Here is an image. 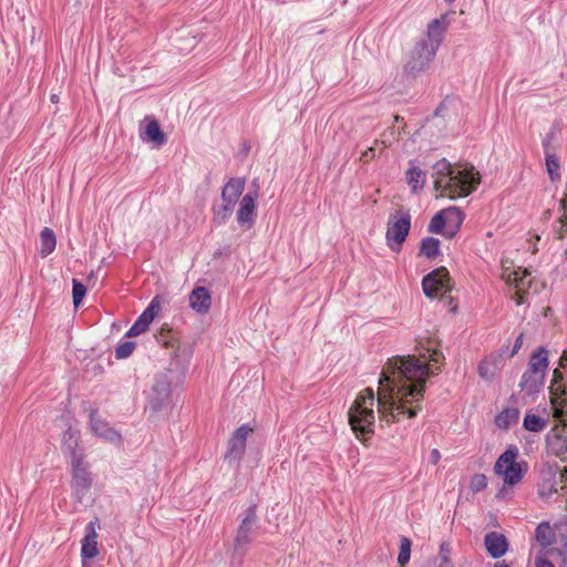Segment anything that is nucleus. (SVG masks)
Listing matches in <instances>:
<instances>
[{
	"instance_id": "nucleus-1",
	"label": "nucleus",
	"mask_w": 567,
	"mask_h": 567,
	"mask_svg": "<svg viewBox=\"0 0 567 567\" xmlns=\"http://www.w3.org/2000/svg\"><path fill=\"white\" fill-rule=\"evenodd\" d=\"M443 359L440 351L430 349L424 360L415 355L389 359L386 371L382 372L379 380L378 398L371 388H365L349 409V424L357 437L373 434L375 402L381 423L390 424L399 420V415L414 417L423 400L426 379L436 373L431 370L429 362L439 363Z\"/></svg>"
},
{
	"instance_id": "nucleus-2",
	"label": "nucleus",
	"mask_w": 567,
	"mask_h": 567,
	"mask_svg": "<svg viewBox=\"0 0 567 567\" xmlns=\"http://www.w3.org/2000/svg\"><path fill=\"white\" fill-rule=\"evenodd\" d=\"M432 169L435 190L453 200L467 197L481 183V175L472 165L453 166L446 158H441Z\"/></svg>"
},
{
	"instance_id": "nucleus-3",
	"label": "nucleus",
	"mask_w": 567,
	"mask_h": 567,
	"mask_svg": "<svg viewBox=\"0 0 567 567\" xmlns=\"http://www.w3.org/2000/svg\"><path fill=\"white\" fill-rule=\"evenodd\" d=\"M518 455V447L509 445L495 462L494 473L501 476L506 485H516L528 471L526 461L517 462Z\"/></svg>"
},
{
	"instance_id": "nucleus-4",
	"label": "nucleus",
	"mask_w": 567,
	"mask_h": 567,
	"mask_svg": "<svg viewBox=\"0 0 567 567\" xmlns=\"http://www.w3.org/2000/svg\"><path fill=\"white\" fill-rule=\"evenodd\" d=\"M411 229V214L409 209L400 208L392 214L388 221L385 240L392 251H400L402 244Z\"/></svg>"
},
{
	"instance_id": "nucleus-5",
	"label": "nucleus",
	"mask_w": 567,
	"mask_h": 567,
	"mask_svg": "<svg viewBox=\"0 0 567 567\" xmlns=\"http://www.w3.org/2000/svg\"><path fill=\"white\" fill-rule=\"evenodd\" d=\"M558 485L564 495H567V467L560 470L558 465H548L540 472L538 495L543 499L550 498L558 493Z\"/></svg>"
},
{
	"instance_id": "nucleus-6",
	"label": "nucleus",
	"mask_w": 567,
	"mask_h": 567,
	"mask_svg": "<svg viewBox=\"0 0 567 567\" xmlns=\"http://www.w3.org/2000/svg\"><path fill=\"white\" fill-rule=\"evenodd\" d=\"M436 52L434 48H431V45L425 42L417 41L409 60L404 64V73L409 76L416 78L430 66Z\"/></svg>"
},
{
	"instance_id": "nucleus-7",
	"label": "nucleus",
	"mask_w": 567,
	"mask_h": 567,
	"mask_svg": "<svg viewBox=\"0 0 567 567\" xmlns=\"http://www.w3.org/2000/svg\"><path fill=\"white\" fill-rule=\"evenodd\" d=\"M171 380L167 374H157L147 395V409L152 413L162 411L171 398Z\"/></svg>"
},
{
	"instance_id": "nucleus-8",
	"label": "nucleus",
	"mask_w": 567,
	"mask_h": 567,
	"mask_svg": "<svg viewBox=\"0 0 567 567\" xmlns=\"http://www.w3.org/2000/svg\"><path fill=\"white\" fill-rule=\"evenodd\" d=\"M70 465L72 474V495L78 502H82L92 487V475L84 460L75 458V462L70 463Z\"/></svg>"
},
{
	"instance_id": "nucleus-9",
	"label": "nucleus",
	"mask_w": 567,
	"mask_h": 567,
	"mask_svg": "<svg viewBox=\"0 0 567 567\" xmlns=\"http://www.w3.org/2000/svg\"><path fill=\"white\" fill-rule=\"evenodd\" d=\"M257 509V504L252 503L243 513L234 540L236 551L250 544L251 534L258 527Z\"/></svg>"
},
{
	"instance_id": "nucleus-10",
	"label": "nucleus",
	"mask_w": 567,
	"mask_h": 567,
	"mask_svg": "<svg viewBox=\"0 0 567 567\" xmlns=\"http://www.w3.org/2000/svg\"><path fill=\"white\" fill-rule=\"evenodd\" d=\"M252 431L254 429L248 423H245L235 430L229 439L225 460H228L229 462L234 461L237 464L241 461L246 451L247 437Z\"/></svg>"
},
{
	"instance_id": "nucleus-11",
	"label": "nucleus",
	"mask_w": 567,
	"mask_h": 567,
	"mask_svg": "<svg viewBox=\"0 0 567 567\" xmlns=\"http://www.w3.org/2000/svg\"><path fill=\"white\" fill-rule=\"evenodd\" d=\"M140 137L143 142H150L157 148L167 143V136L161 128L158 121L151 115H146L141 121Z\"/></svg>"
},
{
	"instance_id": "nucleus-12",
	"label": "nucleus",
	"mask_w": 567,
	"mask_h": 567,
	"mask_svg": "<svg viewBox=\"0 0 567 567\" xmlns=\"http://www.w3.org/2000/svg\"><path fill=\"white\" fill-rule=\"evenodd\" d=\"M258 198V189L249 190L245 194L239 202V209L237 210V221L240 226L249 229L254 224L257 216L256 200Z\"/></svg>"
},
{
	"instance_id": "nucleus-13",
	"label": "nucleus",
	"mask_w": 567,
	"mask_h": 567,
	"mask_svg": "<svg viewBox=\"0 0 567 567\" xmlns=\"http://www.w3.org/2000/svg\"><path fill=\"white\" fill-rule=\"evenodd\" d=\"M449 282L450 274L447 269L445 267H439L423 277V293L429 298H433L436 289L449 290Z\"/></svg>"
},
{
	"instance_id": "nucleus-14",
	"label": "nucleus",
	"mask_w": 567,
	"mask_h": 567,
	"mask_svg": "<svg viewBox=\"0 0 567 567\" xmlns=\"http://www.w3.org/2000/svg\"><path fill=\"white\" fill-rule=\"evenodd\" d=\"M450 25V14L444 13L440 18L432 20L427 25L426 37L419 40L420 42H425L426 44L434 48L435 51L439 50L442 41L444 39V34Z\"/></svg>"
},
{
	"instance_id": "nucleus-15",
	"label": "nucleus",
	"mask_w": 567,
	"mask_h": 567,
	"mask_svg": "<svg viewBox=\"0 0 567 567\" xmlns=\"http://www.w3.org/2000/svg\"><path fill=\"white\" fill-rule=\"evenodd\" d=\"M159 310V303L157 298H154L147 308L138 316L135 322L131 326V328L126 332V337H136L141 333L145 332L152 321L155 319Z\"/></svg>"
},
{
	"instance_id": "nucleus-16",
	"label": "nucleus",
	"mask_w": 567,
	"mask_h": 567,
	"mask_svg": "<svg viewBox=\"0 0 567 567\" xmlns=\"http://www.w3.org/2000/svg\"><path fill=\"white\" fill-rule=\"evenodd\" d=\"M79 432L72 427H68L62 433L61 450L63 454L69 458L70 463L75 462V458H85L83 451L79 447Z\"/></svg>"
},
{
	"instance_id": "nucleus-17",
	"label": "nucleus",
	"mask_w": 567,
	"mask_h": 567,
	"mask_svg": "<svg viewBox=\"0 0 567 567\" xmlns=\"http://www.w3.org/2000/svg\"><path fill=\"white\" fill-rule=\"evenodd\" d=\"M96 526H99L97 517L85 526V536L81 540V557L83 560L92 559L99 554Z\"/></svg>"
},
{
	"instance_id": "nucleus-18",
	"label": "nucleus",
	"mask_w": 567,
	"mask_h": 567,
	"mask_svg": "<svg viewBox=\"0 0 567 567\" xmlns=\"http://www.w3.org/2000/svg\"><path fill=\"white\" fill-rule=\"evenodd\" d=\"M89 419L91 430L97 436L103 437L110 442H116L121 440V434L111 427L106 421L100 417L97 409L91 410Z\"/></svg>"
},
{
	"instance_id": "nucleus-19",
	"label": "nucleus",
	"mask_w": 567,
	"mask_h": 567,
	"mask_svg": "<svg viewBox=\"0 0 567 567\" xmlns=\"http://www.w3.org/2000/svg\"><path fill=\"white\" fill-rule=\"evenodd\" d=\"M503 367L502 354H489L478 364L477 371L481 379L491 383L495 380Z\"/></svg>"
},
{
	"instance_id": "nucleus-20",
	"label": "nucleus",
	"mask_w": 567,
	"mask_h": 567,
	"mask_svg": "<svg viewBox=\"0 0 567 567\" xmlns=\"http://www.w3.org/2000/svg\"><path fill=\"white\" fill-rule=\"evenodd\" d=\"M484 544L488 555L494 559L503 557L508 550L507 538L497 532L487 533L484 537Z\"/></svg>"
},
{
	"instance_id": "nucleus-21",
	"label": "nucleus",
	"mask_w": 567,
	"mask_h": 567,
	"mask_svg": "<svg viewBox=\"0 0 567 567\" xmlns=\"http://www.w3.org/2000/svg\"><path fill=\"white\" fill-rule=\"evenodd\" d=\"M190 308L199 315H205L212 306V295L206 287H196L189 295Z\"/></svg>"
},
{
	"instance_id": "nucleus-22",
	"label": "nucleus",
	"mask_w": 567,
	"mask_h": 567,
	"mask_svg": "<svg viewBox=\"0 0 567 567\" xmlns=\"http://www.w3.org/2000/svg\"><path fill=\"white\" fill-rule=\"evenodd\" d=\"M545 377L525 370L519 381V388L528 396L538 394L544 386Z\"/></svg>"
},
{
	"instance_id": "nucleus-23",
	"label": "nucleus",
	"mask_w": 567,
	"mask_h": 567,
	"mask_svg": "<svg viewBox=\"0 0 567 567\" xmlns=\"http://www.w3.org/2000/svg\"><path fill=\"white\" fill-rule=\"evenodd\" d=\"M405 181L413 194H419L425 186L426 173L415 165L413 161L410 162V167L405 172Z\"/></svg>"
},
{
	"instance_id": "nucleus-24",
	"label": "nucleus",
	"mask_w": 567,
	"mask_h": 567,
	"mask_svg": "<svg viewBox=\"0 0 567 567\" xmlns=\"http://www.w3.org/2000/svg\"><path fill=\"white\" fill-rule=\"evenodd\" d=\"M548 363V352L544 347H540L532 354L526 371L546 375Z\"/></svg>"
},
{
	"instance_id": "nucleus-25",
	"label": "nucleus",
	"mask_w": 567,
	"mask_h": 567,
	"mask_svg": "<svg viewBox=\"0 0 567 567\" xmlns=\"http://www.w3.org/2000/svg\"><path fill=\"white\" fill-rule=\"evenodd\" d=\"M536 540L543 547H549L557 543V529H553L547 522H542L535 529Z\"/></svg>"
},
{
	"instance_id": "nucleus-26",
	"label": "nucleus",
	"mask_w": 567,
	"mask_h": 567,
	"mask_svg": "<svg viewBox=\"0 0 567 567\" xmlns=\"http://www.w3.org/2000/svg\"><path fill=\"white\" fill-rule=\"evenodd\" d=\"M55 247H56V237H55L54 231L49 227H44L40 233L39 255L42 258H45L54 251Z\"/></svg>"
},
{
	"instance_id": "nucleus-27",
	"label": "nucleus",
	"mask_w": 567,
	"mask_h": 567,
	"mask_svg": "<svg viewBox=\"0 0 567 567\" xmlns=\"http://www.w3.org/2000/svg\"><path fill=\"white\" fill-rule=\"evenodd\" d=\"M561 133V124L559 121H555L543 138L542 145L544 148V153H555L557 148V141Z\"/></svg>"
},
{
	"instance_id": "nucleus-28",
	"label": "nucleus",
	"mask_w": 567,
	"mask_h": 567,
	"mask_svg": "<svg viewBox=\"0 0 567 567\" xmlns=\"http://www.w3.org/2000/svg\"><path fill=\"white\" fill-rule=\"evenodd\" d=\"M519 411L516 408H506L495 416V425L502 430H508L512 424L518 422Z\"/></svg>"
},
{
	"instance_id": "nucleus-29",
	"label": "nucleus",
	"mask_w": 567,
	"mask_h": 567,
	"mask_svg": "<svg viewBox=\"0 0 567 567\" xmlns=\"http://www.w3.org/2000/svg\"><path fill=\"white\" fill-rule=\"evenodd\" d=\"M441 241L435 237H425L420 243V255L434 259L440 255Z\"/></svg>"
},
{
	"instance_id": "nucleus-30",
	"label": "nucleus",
	"mask_w": 567,
	"mask_h": 567,
	"mask_svg": "<svg viewBox=\"0 0 567 567\" xmlns=\"http://www.w3.org/2000/svg\"><path fill=\"white\" fill-rule=\"evenodd\" d=\"M235 206L220 203L219 205H214L212 208L213 212V223L216 226L225 225L228 219L231 217L234 213Z\"/></svg>"
},
{
	"instance_id": "nucleus-31",
	"label": "nucleus",
	"mask_w": 567,
	"mask_h": 567,
	"mask_svg": "<svg viewBox=\"0 0 567 567\" xmlns=\"http://www.w3.org/2000/svg\"><path fill=\"white\" fill-rule=\"evenodd\" d=\"M447 215L455 217V227L449 226L446 230H443L442 235L447 239H452L461 229V226L465 219V214L461 208L452 206L447 208Z\"/></svg>"
},
{
	"instance_id": "nucleus-32",
	"label": "nucleus",
	"mask_w": 567,
	"mask_h": 567,
	"mask_svg": "<svg viewBox=\"0 0 567 567\" xmlns=\"http://www.w3.org/2000/svg\"><path fill=\"white\" fill-rule=\"evenodd\" d=\"M547 424H548L547 419L540 417L539 415H536L532 412L526 413L524 421H523L524 429H526L529 432H535V433H538V432H542L543 430H545Z\"/></svg>"
},
{
	"instance_id": "nucleus-33",
	"label": "nucleus",
	"mask_w": 567,
	"mask_h": 567,
	"mask_svg": "<svg viewBox=\"0 0 567 567\" xmlns=\"http://www.w3.org/2000/svg\"><path fill=\"white\" fill-rule=\"evenodd\" d=\"M245 185L246 179L244 177H231L223 186V189H225L231 198L238 202L239 197L244 193Z\"/></svg>"
},
{
	"instance_id": "nucleus-34",
	"label": "nucleus",
	"mask_w": 567,
	"mask_h": 567,
	"mask_svg": "<svg viewBox=\"0 0 567 567\" xmlns=\"http://www.w3.org/2000/svg\"><path fill=\"white\" fill-rule=\"evenodd\" d=\"M545 162L549 178L555 182L560 178V165L555 153H545Z\"/></svg>"
},
{
	"instance_id": "nucleus-35",
	"label": "nucleus",
	"mask_w": 567,
	"mask_h": 567,
	"mask_svg": "<svg viewBox=\"0 0 567 567\" xmlns=\"http://www.w3.org/2000/svg\"><path fill=\"white\" fill-rule=\"evenodd\" d=\"M447 215V209L437 212L431 219L427 230L432 234H442L447 224V219L445 217Z\"/></svg>"
},
{
	"instance_id": "nucleus-36",
	"label": "nucleus",
	"mask_w": 567,
	"mask_h": 567,
	"mask_svg": "<svg viewBox=\"0 0 567 567\" xmlns=\"http://www.w3.org/2000/svg\"><path fill=\"white\" fill-rule=\"evenodd\" d=\"M560 207L563 209V215L554 225V231L556 234V238L561 240L567 233V199L560 200Z\"/></svg>"
},
{
	"instance_id": "nucleus-37",
	"label": "nucleus",
	"mask_w": 567,
	"mask_h": 567,
	"mask_svg": "<svg viewBox=\"0 0 567 567\" xmlns=\"http://www.w3.org/2000/svg\"><path fill=\"white\" fill-rule=\"evenodd\" d=\"M86 295V287L79 280L73 279L72 281V298L73 305L78 308Z\"/></svg>"
},
{
	"instance_id": "nucleus-38",
	"label": "nucleus",
	"mask_w": 567,
	"mask_h": 567,
	"mask_svg": "<svg viewBox=\"0 0 567 567\" xmlns=\"http://www.w3.org/2000/svg\"><path fill=\"white\" fill-rule=\"evenodd\" d=\"M400 551L398 555V563L404 565L410 560L411 557V540L403 536L401 537Z\"/></svg>"
},
{
	"instance_id": "nucleus-39",
	"label": "nucleus",
	"mask_w": 567,
	"mask_h": 567,
	"mask_svg": "<svg viewBox=\"0 0 567 567\" xmlns=\"http://www.w3.org/2000/svg\"><path fill=\"white\" fill-rule=\"evenodd\" d=\"M136 343L134 341H123L115 349V358L116 359H126L128 358L134 349Z\"/></svg>"
},
{
	"instance_id": "nucleus-40",
	"label": "nucleus",
	"mask_w": 567,
	"mask_h": 567,
	"mask_svg": "<svg viewBox=\"0 0 567 567\" xmlns=\"http://www.w3.org/2000/svg\"><path fill=\"white\" fill-rule=\"evenodd\" d=\"M487 486V477L484 474H474L470 481V488L473 493H478Z\"/></svg>"
},
{
	"instance_id": "nucleus-41",
	"label": "nucleus",
	"mask_w": 567,
	"mask_h": 567,
	"mask_svg": "<svg viewBox=\"0 0 567 567\" xmlns=\"http://www.w3.org/2000/svg\"><path fill=\"white\" fill-rule=\"evenodd\" d=\"M440 558L441 563L439 567H454L451 558H450V544L442 543L440 546Z\"/></svg>"
},
{
	"instance_id": "nucleus-42",
	"label": "nucleus",
	"mask_w": 567,
	"mask_h": 567,
	"mask_svg": "<svg viewBox=\"0 0 567 567\" xmlns=\"http://www.w3.org/2000/svg\"><path fill=\"white\" fill-rule=\"evenodd\" d=\"M557 542L567 550V520L556 525Z\"/></svg>"
},
{
	"instance_id": "nucleus-43",
	"label": "nucleus",
	"mask_w": 567,
	"mask_h": 567,
	"mask_svg": "<svg viewBox=\"0 0 567 567\" xmlns=\"http://www.w3.org/2000/svg\"><path fill=\"white\" fill-rule=\"evenodd\" d=\"M523 340H524V334L519 333V336H517L514 347L509 353V358H513L518 352V350L520 349V347L523 344Z\"/></svg>"
},
{
	"instance_id": "nucleus-44",
	"label": "nucleus",
	"mask_w": 567,
	"mask_h": 567,
	"mask_svg": "<svg viewBox=\"0 0 567 567\" xmlns=\"http://www.w3.org/2000/svg\"><path fill=\"white\" fill-rule=\"evenodd\" d=\"M441 460V453L437 449H433L431 452H430V456H429V461L430 463H432L433 465L437 464Z\"/></svg>"
},
{
	"instance_id": "nucleus-45",
	"label": "nucleus",
	"mask_w": 567,
	"mask_h": 567,
	"mask_svg": "<svg viewBox=\"0 0 567 567\" xmlns=\"http://www.w3.org/2000/svg\"><path fill=\"white\" fill-rule=\"evenodd\" d=\"M221 203L236 206L238 202L231 198L225 189L221 188Z\"/></svg>"
},
{
	"instance_id": "nucleus-46",
	"label": "nucleus",
	"mask_w": 567,
	"mask_h": 567,
	"mask_svg": "<svg viewBox=\"0 0 567 567\" xmlns=\"http://www.w3.org/2000/svg\"><path fill=\"white\" fill-rule=\"evenodd\" d=\"M536 567H555V565L548 559H538Z\"/></svg>"
},
{
	"instance_id": "nucleus-47",
	"label": "nucleus",
	"mask_w": 567,
	"mask_h": 567,
	"mask_svg": "<svg viewBox=\"0 0 567 567\" xmlns=\"http://www.w3.org/2000/svg\"><path fill=\"white\" fill-rule=\"evenodd\" d=\"M447 219L449 226L455 227V217H451L450 215H445Z\"/></svg>"
},
{
	"instance_id": "nucleus-48",
	"label": "nucleus",
	"mask_w": 567,
	"mask_h": 567,
	"mask_svg": "<svg viewBox=\"0 0 567 567\" xmlns=\"http://www.w3.org/2000/svg\"><path fill=\"white\" fill-rule=\"evenodd\" d=\"M495 567H511L508 564H506L505 561H498L495 564Z\"/></svg>"
},
{
	"instance_id": "nucleus-49",
	"label": "nucleus",
	"mask_w": 567,
	"mask_h": 567,
	"mask_svg": "<svg viewBox=\"0 0 567 567\" xmlns=\"http://www.w3.org/2000/svg\"><path fill=\"white\" fill-rule=\"evenodd\" d=\"M51 101H52V102H56V101H58V96H56L55 94H52V96H51Z\"/></svg>"
},
{
	"instance_id": "nucleus-50",
	"label": "nucleus",
	"mask_w": 567,
	"mask_h": 567,
	"mask_svg": "<svg viewBox=\"0 0 567 567\" xmlns=\"http://www.w3.org/2000/svg\"><path fill=\"white\" fill-rule=\"evenodd\" d=\"M523 302H524V301H523L522 297H518V298H517V300H516V303H517V305H522Z\"/></svg>"
},
{
	"instance_id": "nucleus-51",
	"label": "nucleus",
	"mask_w": 567,
	"mask_h": 567,
	"mask_svg": "<svg viewBox=\"0 0 567 567\" xmlns=\"http://www.w3.org/2000/svg\"><path fill=\"white\" fill-rule=\"evenodd\" d=\"M563 359L567 361V349L564 351Z\"/></svg>"
},
{
	"instance_id": "nucleus-52",
	"label": "nucleus",
	"mask_w": 567,
	"mask_h": 567,
	"mask_svg": "<svg viewBox=\"0 0 567 567\" xmlns=\"http://www.w3.org/2000/svg\"><path fill=\"white\" fill-rule=\"evenodd\" d=\"M561 443L565 446V449L567 450L566 441H563Z\"/></svg>"
},
{
	"instance_id": "nucleus-53",
	"label": "nucleus",
	"mask_w": 567,
	"mask_h": 567,
	"mask_svg": "<svg viewBox=\"0 0 567 567\" xmlns=\"http://www.w3.org/2000/svg\"><path fill=\"white\" fill-rule=\"evenodd\" d=\"M445 1H446V2H449V3H451V2H453L454 0H445Z\"/></svg>"
}]
</instances>
